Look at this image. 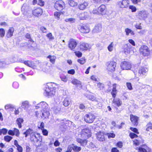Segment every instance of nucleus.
I'll return each instance as SVG.
<instances>
[{
	"instance_id": "nucleus-1",
	"label": "nucleus",
	"mask_w": 152,
	"mask_h": 152,
	"mask_svg": "<svg viewBox=\"0 0 152 152\" xmlns=\"http://www.w3.org/2000/svg\"><path fill=\"white\" fill-rule=\"evenodd\" d=\"M52 83H48L46 86L45 89L44 94L45 96H52L54 95L55 93V88L51 87Z\"/></svg>"
},
{
	"instance_id": "nucleus-2",
	"label": "nucleus",
	"mask_w": 152,
	"mask_h": 152,
	"mask_svg": "<svg viewBox=\"0 0 152 152\" xmlns=\"http://www.w3.org/2000/svg\"><path fill=\"white\" fill-rule=\"evenodd\" d=\"M30 139L31 141L33 142L34 143H36L38 142H41L42 140V137L40 134L35 132L34 133L31 134Z\"/></svg>"
},
{
	"instance_id": "nucleus-3",
	"label": "nucleus",
	"mask_w": 152,
	"mask_h": 152,
	"mask_svg": "<svg viewBox=\"0 0 152 152\" xmlns=\"http://www.w3.org/2000/svg\"><path fill=\"white\" fill-rule=\"evenodd\" d=\"M96 118L94 115L91 113L86 114L84 116V119L85 122L88 123L93 122Z\"/></svg>"
},
{
	"instance_id": "nucleus-4",
	"label": "nucleus",
	"mask_w": 152,
	"mask_h": 152,
	"mask_svg": "<svg viewBox=\"0 0 152 152\" xmlns=\"http://www.w3.org/2000/svg\"><path fill=\"white\" fill-rule=\"evenodd\" d=\"M129 5V0H122L117 2V5L121 8H127Z\"/></svg>"
},
{
	"instance_id": "nucleus-5",
	"label": "nucleus",
	"mask_w": 152,
	"mask_h": 152,
	"mask_svg": "<svg viewBox=\"0 0 152 152\" xmlns=\"http://www.w3.org/2000/svg\"><path fill=\"white\" fill-rule=\"evenodd\" d=\"M91 47V46L89 44L85 42H81L79 46L80 50L82 51L89 50Z\"/></svg>"
},
{
	"instance_id": "nucleus-6",
	"label": "nucleus",
	"mask_w": 152,
	"mask_h": 152,
	"mask_svg": "<svg viewBox=\"0 0 152 152\" xmlns=\"http://www.w3.org/2000/svg\"><path fill=\"white\" fill-rule=\"evenodd\" d=\"M116 65V63L113 61H109L107 64V69L109 71L113 72L115 70Z\"/></svg>"
},
{
	"instance_id": "nucleus-7",
	"label": "nucleus",
	"mask_w": 152,
	"mask_h": 152,
	"mask_svg": "<svg viewBox=\"0 0 152 152\" xmlns=\"http://www.w3.org/2000/svg\"><path fill=\"white\" fill-rule=\"evenodd\" d=\"M140 53L144 56H147L150 53V51L148 47L146 45L142 46L140 49Z\"/></svg>"
},
{
	"instance_id": "nucleus-8",
	"label": "nucleus",
	"mask_w": 152,
	"mask_h": 152,
	"mask_svg": "<svg viewBox=\"0 0 152 152\" xmlns=\"http://www.w3.org/2000/svg\"><path fill=\"white\" fill-rule=\"evenodd\" d=\"M120 66L122 70H130L132 68L131 63L127 61H124L121 62Z\"/></svg>"
},
{
	"instance_id": "nucleus-9",
	"label": "nucleus",
	"mask_w": 152,
	"mask_h": 152,
	"mask_svg": "<svg viewBox=\"0 0 152 152\" xmlns=\"http://www.w3.org/2000/svg\"><path fill=\"white\" fill-rule=\"evenodd\" d=\"M148 14L147 11L143 10L138 12L137 16L140 20H144L148 17Z\"/></svg>"
},
{
	"instance_id": "nucleus-10",
	"label": "nucleus",
	"mask_w": 152,
	"mask_h": 152,
	"mask_svg": "<svg viewBox=\"0 0 152 152\" xmlns=\"http://www.w3.org/2000/svg\"><path fill=\"white\" fill-rule=\"evenodd\" d=\"M54 7L57 10H61L65 7V4L62 0L56 1Z\"/></svg>"
},
{
	"instance_id": "nucleus-11",
	"label": "nucleus",
	"mask_w": 152,
	"mask_h": 152,
	"mask_svg": "<svg viewBox=\"0 0 152 152\" xmlns=\"http://www.w3.org/2000/svg\"><path fill=\"white\" fill-rule=\"evenodd\" d=\"M61 127H62L64 129H67L68 126H72L74 124L72 122L69 120H62L61 121Z\"/></svg>"
},
{
	"instance_id": "nucleus-12",
	"label": "nucleus",
	"mask_w": 152,
	"mask_h": 152,
	"mask_svg": "<svg viewBox=\"0 0 152 152\" xmlns=\"http://www.w3.org/2000/svg\"><path fill=\"white\" fill-rule=\"evenodd\" d=\"M97 139L100 141H103L105 140V137H107L106 134L101 132H98L96 134Z\"/></svg>"
},
{
	"instance_id": "nucleus-13",
	"label": "nucleus",
	"mask_w": 152,
	"mask_h": 152,
	"mask_svg": "<svg viewBox=\"0 0 152 152\" xmlns=\"http://www.w3.org/2000/svg\"><path fill=\"white\" fill-rule=\"evenodd\" d=\"M79 28L80 31L83 33H88L90 31L89 27L85 24L80 25Z\"/></svg>"
},
{
	"instance_id": "nucleus-14",
	"label": "nucleus",
	"mask_w": 152,
	"mask_h": 152,
	"mask_svg": "<svg viewBox=\"0 0 152 152\" xmlns=\"http://www.w3.org/2000/svg\"><path fill=\"white\" fill-rule=\"evenodd\" d=\"M124 51L126 54L133 53L131 46L130 44H127L124 46Z\"/></svg>"
},
{
	"instance_id": "nucleus-15",
	"label": "nucleus",
	"mask_w": 152,
	"mask_h": 152,
	"mask_svg": "<svg viewBox=\"0 0 152 152\" xmlns=\"http://www.w3.org/2000/svg\"><path fill=\"white\" fill-rule=\"evenodd\" d=\"M77 45V42L75 40L73 39H70L69 43V47L72 50L74 51L75 48Z\"/></svg>"
},
{
	"instance_id": "nucleus-16",
	"label": "nucleus",
	"mask_w": 152,
	"mask_h": 152,
	"mask_svg": "<svg viewBox=\"0 0 152 152\" xmlns=\"http://www.w3.org/2000/svg\"><path fill=\"white\" fill-rule=\"evenodd\" d=\"M81 136L82 137L88 138L91 136L90 130L88 129L85 128L82 130Z\"/></svg>"
},
{
	"instance_id": "nucleus-17",
	"label": "nucleus",
	"mask_w": 152,
	"mask_h": 152,
	"mask_svg": "<svg viewBox=\"0 0 152 152\" xmlns=\"http://www.w3.org/2000/svg\"><path fill=\"white\" fill-rule=\"evenodd\" d=\"M50 109L49 107L45 109H42L41 110L42 117L44 118H48L50 115Z\"/></svg>"
},
{
	"instance_id": "nucleus-18",
	"label": "nucleus",
	"mask_w": 152,
	"mask_h": 152,
	"mask_svg": "<svg viewBox=\"0 0 152 152\" xmlns=\"http://www.w3.org/2000/svg\"><path fill=\"white\" fill-rule=\"evenodd\" d=\"M48 107V104L46 102L44 101L38 104L35 106V109H38L39 108H42V109H43Z\"/></svg>"
},
{
	"instance_id": "nucleus-19",
	"label": "nucleus",
	"mask_w": 152,
	"mask_h": 152,
	"mask_svg": "<svg viewBox=\"0 0 152 152\" xmlns=\"http://www.w3.org/2000/svg\"><path fill=\"white\" fill-rule=\"evenodd\" d=\"M138 151L140 152H151V149L145 145H143L139 148Z\"/></svg>"
},
{
	"instance_id": "nucleus-20",
	"label": "nucleus",
	"mask_w": 152,
	"mask_h": 152,
	"mask_svg": "<svg viewBox=\"0 0 152 152\" xmlns=\"http://www.w3.org/2000/svg\"><path fill=\"white\" fill-rule=\"evenodd\" d=\"M148 71L147 68L145 67H141L138 71V74L139 76H142L145 75Z\"/></svg>"
},
{
	"instance_id": "nucleus-21",
	"label": "nucleus",
	"mask_w": 152,
	"mask_h": 152,
	"mask_svg": "<svg viewBox=\"0 0 152 152\" xmlns=\"http://www.w3.org/2000/svg\"><path fill=\"white\" fill-rule=\"evenodd\" d=\"M130 118L131 121L134 126H137L138 123V117L132 114L130 115Z\"/></svg>"
},
{
	"instance_id": "nucleus-22",
	"label": "nucleus",
	"mask_w": 152,
	"mask_h": 152,
	"mask_svg": "<svg viewBox=\"0 0 152 152\" xmlns=\"http://www.w3.org/2000/svg\"><path fill=\"white\" fill-rule=\"evenodd\" d=\"M42 9L39 8H37L33 11V14L35 16H38L41 15L42 13Z\"/></svg>"
},
{
	"instance_id": "nucleus-23",
	"label": "nucleus",
	"mask_w": 152,
	"mask_h": 152,
	"mask_svg": "<svg viewBox=\"0 0 152 152\" xmlns=\"http://www.w3.org/2000/svg\"><path fill=\"white\" fill-rule=\"evenodd\" d=\"M102 26L100 24L96 25L93 29L92 31L93 33H98L102 30Z\"/></svg>"
},
{
	"instance_id": "nucleus-24",
	"label": "nucleus",
	"mask_w": 152,
	"mask_h": 152,
	"mask_svg": "<svg viewBox=\"0 0 152 152\" xmlns=\"http://www.w3.org/2000/svg\"><path fill=\"white\" fill-rule=\"evenodd\" d=\"M78 17L80 20H84L88 18L87 12H85L78 14Z\"/></svg>"
},
{
	"instance_id": "nucleus-25",
	"label": "nucleus",
	"mask_w": 152,
	"mask_h": 152,
	"mask_svg": "<svg viewBox=\"0 0 152 152\" xmlns=\"http://www.w3.org/2000/svg\"><path fill=\"white\" fill-rule=\"evenodd\" d=\"M88 5V3L87 2H84L79 4L78 7L80 10H83L86 8Z\"/></svg>"
},
{
	"instance_id": "nucleus-26",
	"label": "nucleus",
	"mask_w": 152,
	"mask_h": 152,
	"mask_svg": "<svg viewBox=\"0 0 152 152\" xmlns=\"http://www.w3.org/2000/svg\"><path fill=\"white\" fill-rule=\"evenodd\" d=\"M35 132H34L33 130L29 128L23 133V134L25 135V137H27L28 135H29L30 138H31V134L34 133Z\"/></svg>"
},
{
	"instance_id": "nucleus-27",
	"label": "nucleus",
	"mask_w": 152,
	"mask_h": 152,
	"mask_svg": "<svg viewBox=\"0 0 152 152\" xmlns=\"http://www.w3.org/2000/svg\"><path fill=\"white\" fill-rule=\"evenodd\" d=\"M14 30L13 28H10L8 30V31L6 34V37L8 38L11 37L13 36Z\"/></svg>"
},
{
	"instance_id": "nucleus-28",
	"label": "nucleus",
	"mask_w": 152,
	"mask_h": 152,
	"mask_svg": "<svg viewBox=\"0 0 152 152\" xmlns=\"http://www.w3.org/2000/svg\"><path fill=\"white\" fill-rule=\"evenodd\" d=\"M77 141L80 144L81 146H85L86 145L88 141L86 139L83 140L80 138H77Z\"/></svg>"
},
{
	"instance_id": "nucleus-29",
	"label": "nucleus",
	"mask_w": 152,
	"mask_h": 152,
	"mask_svg": "<svg viewBox=\"0 0 152 152\" xmlns=\"http://www.w3.org/2000/svg\"><path fill=\"white\" fill-rule=\"evenodd\" d=\"M30 106L29 102L26 101L22 102L21 107L22 108L27 110L28 109Z\"/></svg>"
},
{
	"instance_id": "nucleus-30",
	"label": "nucleus",
	"mask_w": 152,
	"mask_h": 152,
	"mask_svg": "<svg viewBox=\"0 0 152 152\" xmlns=\"http://www.w3.org/2000/svg\"><path fill=\"white\" fill-rule=\"evenodd\" d=\"M63 105L65 107H68L71 103V100L68 98H65L63 101Z\"/></svg>"
},
{
	"instance_id": "nucleus-31",
	"label": "nucleus",
	"mask_w": 152,
	"mask_h": 152,
	"mask_svg": "<svg viewBox=\"0 0 152 152\" xmlns=\"http://www.w3.org/2000/svg\"><path fill=\"white\" fill-rule=\"evenodd\" d=\"M105 9V6L103 4L101 5L98 7V10L100 15H103L104 13V11Z\"/></svg>"
},
{
	"instance_id": "nucleus-32",
	"label": "nucleus",
	"mask_w": 152,
	"mask_h": 152,
	"mask_svg": "<svg viewBox=\"0 0 152 152\" xmlns=\"http://www.w3.org/2000/svg\"><path fill=\"white\" fill-rule=\"evenodd\" d=\"M72 83L73 84L76 85L79 88H82V86L81 85V83L79 80L76 79H74L72 80Z\"/></svg>"
},
{
	"instance_id": "nucleus-33",
	"label": "nucleus",
	"mask_w": 152,
	"mask_h": 152,
	"mask_svg": "<svg viewBox=\"0 0 152 152\" xmlns=\"http://www.w3.org/2000/svg\"><path fill=\"white\" fill-rule=\"evenodd\" d=\"M113 103L114 104L119 107L122 104V101L118 99H114L113 101Z\"/></svg>"
},
{
	"instance_id": "nucleus-34",
	"label": "nucleus",
	"mask_w": 152,
	"mask_h": 152,
	"mask_svg": "<svg viewBox=\"0 0 152 152\" xmlns=\"http://www.w3.org/2000/svg\"><path fill=\"white\" fill-rule=\"evenodd\" d=\"M47 58L49 59L50 61L53 64H54L55 63V60L56 58V56H54L49 55Z\"/></svg>"
},
{
	"instance_id": "nucleus-35",
	"label": "nucleus",
	"mask_w": 152,
	"mask_h": 152,
	"mask_svg": "<svg viewBox=\"0 0 152 152\" xmlns=\"http://www.w3.org/2000/svg\"><path fill=\"white\" fill-rule=\"evenodd\" d=\"M72 150H73L74 151L76 152H78L80 151L81 148L80 147H78L77 145H75L74 144L72 145Z\"/></svg>"
},
{
	"instance_id": "nucleus-36",
	"label": "nucleus",
	"mask_w": 152,
	"mask_h": 152,
	"mask_svg": "<svg viewBox=\"0 0 152 152\" xmlns=\"http://www.w3.org/2000/svg\"><path fill=\"white\" fill-rule=\"evenodd\" d=\"M23 119L19 118L17 119L16 123L18 124L19 128H21L22 127L21 123H23Z\"/></svg>"
},
{
	"instance_id": "nucleus-37",
	"label": "nucleus",
	"mask_w": 152,
	"mask_h": 152,
	"mask_svg": "<svg viewBox=\"0 0 152 152\" xmlns=\"http://www.w3.org/2000/svg\"><path fill=\"white\" fill-rule=\"evenodd\" d=\"M14 108V106L11 104H7L5 106V109L6 110H9L12 111Z\"/></svg>"
},
{
	"instance_id": "nucleus-38",
	"label": "nucleus",
	"mask_w": 152,
	"mask_h": 152,
	"mask_svg": "<svg viewBox=\"0 0 152 152\" xmlns=\"http://www.w3.org/2000/svg\"><path fill=\"white\" fill-rule=\"evenodd\" d=\"M68 4L69 6L72 7L76 6L77 5V2L72 0H69L68 1Z\"/></svg>"
},
{
	"instance_id": "nucleus-39",
	"label": "nucleus",
	"mask_w": 152,
	"mask_h": 152,
	"mask_svg": "<svg viewBox=\"0 0 152 152\" xmlns=\"http://www.w3.org/2000/svg\"><path fill=\"white\" fill-rule=\"evenodd\" d=\"M32 63L33 62L32 61H25L24 62V64H25L31 67L33 66Z\"/></svg>"
},
{
	"instance_id": "nucleus-40",
	"label": "nucleus",
	"mask_w": 152,
	"mask_h": 152,
	"mask_svg": "<svg viewBox=\"0 0 152 152\" xmlns=\"http://www.w3.org/2000/svg\"><path fill=\"white\" fill-rule=\"evenodd\" d=\"M97 86L100 90H103L104 88V85L103 83L99 82L98 83Z\"/></svg>"
},
{
	"instance_id": "nucleus-41",
	"label": "nucleus",
	"mask_w": 152,
	"mask_h": 152,
	"mask_svg": "<svg viewBox=\"0 0 152 152\" xmlns=\"http://www.w3.org/2000/svg\"><path fill=\"white\" fill-rule=\"evenodd\" d=\"M113 46L114 44L113 42H112L107 47L108 50L110 52L112 51L113 48Z\"/></svg>"
},
{
	"instance_id": "nucleus-42",
	"label": "nucleus",
	"mask_w": 152,
	"mask_h": 152,
	"mask_svg": "<svg viewBox=\"0 0 152 152\" xmlns=\"http://www.w3.org/2000/svg\"><path fill=\"white\" fill-rule=\"evenodd\" d=\"M12 138V137L10 136L7 135L4 137V140L7 142H10Z\"/></svg>"
},
{
	"instance_id": "nucleus-43",
	"label": "nucleus",
	"mask_w": 152,
	"mask_h": 152,
	"mask_svg": "<svg viewBox=\"0 0 152 152\" xmlns=\"http://www.w3.org/2000/svg\"><path fill=\"white\" fill-rule=\"evenodd\" d=\"M147 128L146 130L148 131H150V129H152V124L150 123H148L146 125Z\"/></svg>"
},
{
	"instance_id": "nucleus-44",
	"label": "nucleus",
	"mask_w": 152,
	"mask_h": 152,
	"mask_svg": "<svg viewBox=\"0 0 152 152\" xmlns=\"http://www.w3.org/2000/svg\"><path fill=\"white\" fill-rule=\"evenodd\" d=\"M53 110L55 113H58L61 110V108L58 107H56L53 108Z\"/></svg>"
},
{
	"instance_id": "nucleus-45",
	"label": "nucleus",
	"mask_w": 152,
	"mask_h": 152,
	"mask_svg": "<svg viewBox=\"0 0 152 152\" xmlns=\"http://www.w3.org/2000/svg\"><path fill=\"white\" fill-rule=\"evenodd\" d=\"M5 31L3 28H0V36L1 37H3L5 35Z\"/></svg>"
},
{
	"instance_id": "nucleus-46",
	"label": "nucleus",
	"mask_w": 152,
	"mask_h": 152,
	"mask_svg": "<svg viewBox=\"0 0 152 152\" xmlns=\"http://www.w3.org/2000/svg\"><path fill=\"white\" fill-rule=\"evenodd\" d=\"M14 132L15 133V135L17 137H19L20 132L19 130L18 129L16 128H14Z\"/></svg>"
},
{
	"instance_id": "nucleus-47",
	"label": "nucleus",
	"mask_w": 152,
	"mask_h": 152,
	"mask_svg": "<svg viewBox=\"0 0 152 152\" xmlns=\"http://www.w3.org/2000/svg\"><path fill=\"white\" fill-rule=\"evenodd\" d=\"M77 62L81 64H84L86 62L85 59L83 58L80 59H78L77 60Z\"/></svg>"
},
{
	"instance_id": "nucleus-48",
	"label": "nucleus",
	"mask_w": 152,
	"mask_h": 152,
	"mask_svg": "<svg viewBox=\"0 0 152 152\" xmlns=\"http://www.w3.org/2000/svg\"><path fill=\"white\" fill-rule=\"evenodd\" d=\"M61 13V12H56L54 13V15L55 17H56L58 19H59Z\"/></svg>"
},
{
	"instance_id": "nucleus-49",
	"label": "nucleus",
	"mask_w": 152,
	"mask_h": 152,
	"mask_svg": "<svg viewBox=\"0 0 152 152\" xmlns=\"http://www.w3.org/2000/svg\"><path fill=\"white\" fill-rule=\"evenodd\" d=\"M107 134V136L108 138H114L115 136V135L113 133H106Z\"/></svg>"
},
{
	"instance_id": "nucleus-50",
	"label": "nucleus",
	"mask_w": 152,
	"mask_h": 152,
	"mask_svg": "<svg viewBox=\"0 0 152 152\" xmlns=\"http://www.w3.org/2000/svg\"><path fill=\"white\" fill-rule=\"evenodd\" d=\"M129 8L132 10V12H135L137 10L136 7L130 5L129 6Z\"/></svg>"
},
{
	"instance_id": "nucleus-51",
	"label": "nucleus",
	"mask_w": 152,
	"mask_h": 152,
	"mask_svg": "<svg viewBox=\"0 0 152 152\" xmlns=\"http://www.w3.org/2000/svg\"><path fill=\"white\" fill-rule=\"evenodd\" d=\"M12 86L14 88H17L19 86V84L18 82H15L13 83Z\"/></svg>"
},
{
	"instance_id": "nucleus-52",
	"label": "nucleus",
	"mask_w": 152,
	"mask_h": 152,
	"mask_svg": "<svg viewBox=\"0 0 152 152\" xmlns=\"http://www.w3.org/2000/svg\"><path fill=\"white\" fill-rule=\"evenodd\" d=\"M75 55L78 58L82 56V53L80 51H77L75 52Z\"/></svg>"
},
{
	"instance_id": "nucleus-53",
	"label": "nucleus",
	"mask_w": 152,
	"mask_h": 152,
	"mask_svg": "<svg viewBox=\"0 0 152 152\" xmlns=\"http://www.w3.org/2000/svg\"><path fill=\"white\" fill-rule=\"evenodd\" d=\"M60 77L62 81L64 82H66L67 81V79L65 76L61 75L60 76Z\"/></svg>"
},
{
	"instance_id": "nucleus-54",
	"label": "nucleus",
	"mask_w": 152,
	"mask_h": 152,
	"mask_svg": "<svg viewBox=\"0 0 152 152\" xmlns=\"http://www.w3.org/2000/svg\"><path fill=\"white\" fill-rule=\"evenodd\" d=\"M88 98L92 101H94L95 99V98L93 96L91 95H89L88 96Z\"/></svg>"
},
{
	"instance_id": "nucleus-55",
	"label": "nucleus",
	"mask_w": 152,
	"mask_h": 152,
	"mask_svg": "<svg viewBox=\"0 0 152 152\" xmlns=\"http://www.w3.org/2000/svg\"><path fill=\"white\" fill-rule=\"evenodd\" d=\"M129 136H130L131 138L132 139H133L134 138L137 137L138 136L136 134L133 133H130L129 134Z\"/></svg>"
},
{
	"instance_id": "nucleus-56",
	"label": "nucleus",
	"mask_w": 152,
	"mask_h": 152,
	"mask_svg": "<svg viewBox=\"0 0 152 152\" xmlns=\"http://www.w3.org/2000/svg\"><path fill=\"white\" fill-rule=\"evenodd\" d=\"M46 36L50 39L53 40L54 39V37L52 35L51 33L48 34L46 35Z\"/></svg>"
},
{
	"instance_id": "nucleus-57",
	"label": "nucleus",
	"mask_w": 152,
	"mask_h": 152,
	"mask_svg": "<svg viewBox=\"0 0 152 152\" xmlns=\"http://www.w3.org/2000/svg\"><path fill=\"white\" fill-rule=\"evenodd\" d=\"M42 130V133L44 135L46 136L48 135V132L46 129H44Z\"/></svg>"
},
{
	"instance_id": "nucleus-58",
	"label": "nucleus",
	"mask_w": 152,
	"mask_h": 152,
	"mask_svg": "<svg viewBox=\"0 0 152 152\" xmlns=\"http://www.w3.org/2000/svg\"><path fill=\"white\" fill-rule=\"evenodd\" d=\"M44 2L43 0H39L38 2V4L40 6H43L44 5Z\"/></svg>"
},
{
	"instance_id": "nucleus-59",
	"label": "nucleus",
	"mask_w": 152,
	"mask_h": 152,
	"mask_svg": "<svg viewBox=\"0 0 152 152\" xmlns=\"http://www.w3.org/2000/svg\"><path fill=\"white\" fill-rule=\"evenodd\" d=\"M130 129L133 132H134L135 133L138 134L139 132L138 131V130L137 128H134L133 127H131Z\"/></svg>"
},
{
	"instance_id": "nucleus-60",
	"label": "nucleus",
	"mask_w": 152,
	"mask_h": 152,
	"mask_svg": "<svg viewBox=\"0 0 152 152\" xmlns=\"http://www.w3.org/2000/svg\"><path fill=\"white\" fill-rule=\"evenodd\" d=\"M92 13L94 14L100 15L98 10L94 9L92 11Z\"/></svg>"
},
{
	"instance_id": "nucleus-61",
	"label": "nucleus",
	"mask_w": 152,
	"mask_h": 152,
	"mask_svg": "<svg viewBox=\"0 0 152 152\" xmlns=\"http://www.w3.org/2000/svg\"><path fill=\"white\" fill-rule=\"evenodd\" d=\"M125 31L126 32V34L127 35H128L129 33L131 32L132 30L129 28H127L125 29Z\"/></svg>"
},
{
	"instance_id": "nucleus-62",
	"label": "nucleus",
	"mask_w": 152,
	"mask_h": 152,
	"mask_svg": "<svg viewBox=\"0 0 152 152\" xmlns=\"http://www.w3.org/2000/svg\"><path fill=\"white\" fill-rule=\"evenodd\" d=\"M75 70L74 69H71L68 71V73L71 75H74L75 74Z\"/></svg>"
},
{
	"instance_id": "nucleus-63",
	"label": "nucleus",
	"mask_w": 152,
	"mask_h": 152,
	"mask_svg": "<svg viewBox=\"0 0 152 152\" xmlns=\"http://www.w3.org/2000/svg\"><path fill=\"white\" fill-rule=\"evenodd\" d=\"M66 22H75V19L74 18H70L66 19L65 20Z\"/></svg>"
},
{
	"instance_id": "nucleus-64",
	"label": "nucleus",
	"mask_w": 152,
	"mask_h": 152,
	"mask_svg": "<svg viewBox=\"0 0 152 152\" xmlns=\"http://www.w3.org/2000/svg\"><path fill=\"white\" fill-rule=\"evenodd\" d=\"M126 86L130 90H131L132 89L131 84L129 83H126Z\"/></svg>"
}]
</instances>
